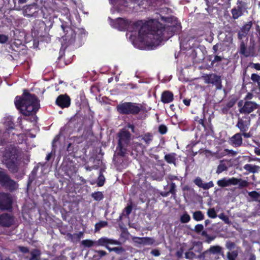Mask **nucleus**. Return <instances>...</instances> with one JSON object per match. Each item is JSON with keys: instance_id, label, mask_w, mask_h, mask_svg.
Instances as JSON below:
<instances>
[{"instance_id": "nucleus-54", "label": "nucleus", "mask_w": 260, "mask_h": 260, "mask_svg": "<svg viewBox=\"0 0 260 260\" xmlns=\"http://www.w3.org/2000/svg\"><path fill=\"white\" fill-rule=\"evenodd\" d=\"M151 253L155 256H158L160 255L159 251L156 249L152 250Z\"/></svg>"}, {"instance_id": "nucleus-11", "label": "nucleus", "mask_w": 260, "mask_h": 260, "mask_svg": "<svg viewBox=\"0 0 260 260\" xmlns=\"http://www.w3.org/2000/svg\"><path fill=\"white\" fill-rule=\"evenodd\" d=\"M14 223L13 217L8 214H3L0 215V225L3 226H10Z\"/></svg>"}, {"instance_id": "nucleus-58", "label": "nucleus", "mask_w": 260, "mask_h": 260, "mask_svg": "<svg viewBox=\"0 0 260 260\" xmlns=\"http://www.w3.org/2000/svg\"><path fill=\"white\" fill-rule=\"evenodd\" d=\"M254 153L257 155H260V149L258 148H257L256 147L255 149H254Z\"/></svg>"}, {"instance_id": "nucleus-47", "label": "nucleus", "mask_w": 260, "mask_h": 260, "mask_svg": "<svg viewBox=\"0 0 260 260\" xmlns=\"http://www.w3.org/2000/svg\"><path fill=\"white\" fill-rule=\"evenodd\" d=\"M8 37L5 35H0V43L4 44L7 42Z\"/></svg>"}, {"instance_id": "nucleus-41", "label": "nucleus", "mask_w": 260, "mask_h": 260, "mask_svg": "<svg viewBox=\"0 0 260 260\" xmlns=\"http://www.w3.org/2000/svg\"><path fill=\"white\" fill-rule=\"evenodd\" d=\"M142 139L147 143L149 144L152 140V136L149 134L145 135Z\"/></svg>"}, {"instance_id": "nucleus-14", "label": "nucleus", "mask_w": 260, "mask_h": 260, "mask_svg": "<svg viewBox=\"0 0 260 260\" xmlns=\"http://www.w3.org/2000/svg\"><path fill=\"white\" fill-rule=\"evenodd\" d=\"M56 103L61 108H67L70 105V99L66 95H60L57 98Z\"/></svg>"}, {"instance_id": "nucleus-12", "label": "nucleus", "mask_w": 260, "mask_h": 260, "mask_svg": "<svg viewBox=\"0 0 260 260\" xmlns=\"http://www.w3.org/2000/svg\"><path fill=\"white\" fill-rule=\"evenodd\" d=\"M229 185H239V188L246 187L249 185V182L245 180H243L241 178H236L232 177L228 178Z\"/></svg>"}, {"instance_id": "nucleus-50", "label": "nucleus", "mask_w": 260, "mask_h": 260, "mask_svg": "<svg viewBox=\"0 0 260 260\" xmlns=\"http://www.w3.org/2000/svg\"><path fill=\"white\" fill-rule=\"evenodd\" d=\"M107 226V222L106 221H100L95 224V228H102Z\"/></svg>"}, {"instance_id": "nucleus-31", "label": "nucleus", "mask_w": 260, "mask_h": 260, "mask_svg": "<svg viewBox=\"0 0 260 260\" xmlns=\"http://www.w3.org/2000/svg\"><path fill=\"white\" fill-rule=\"evenodd\" d=\"M232 13L233 18L234 19H237L242 15L241 8L239 7H238L237 8H234L232 10Z\"/></svg>"}, {"instance_id": "nucleus-35", "label": "nucleus", "mask_w": 260, "mask_h": 260, "mask_svg": "<svg viewBox=\"0 0 260 260\" xmlns=\"http://www.w3.org/2000/svg\"><path fill=\"white\" fill-rule=\"evenodd\" d=\"M92 197L96 201H101L103 198V194L102 192L98 191L92 193Z\"/></svg>"}, {"instance_id": "nucleus-10", "label": "nucleus", "mask_w": 260, "mask_h": 260, "mask_svg": "<svg viewBox=\"0 0 260 260\" xmlns=\"http://www.w3.org/2000/svg\"><path fill=\"white\" fill-rule=\"evenodd\" d=\"M108 244L119 245L121 243L117 240L109 239L106 237H102L96 241V246H105L106 247Z\"/></svg>"}, {"instance_id": "nucleus-40", "label": "nucleus", "mask_w": 260, "mask_h": 260, "mask_svg": "<svg viewBox=\"0 0 260 260\" xmlns=\"http://www.w3.org/2000/svg\"><path fill=\"white\" fill-rule=\"evenodd\" d=\"M123 230L121 233V237L124 239H127L129 238L130 235L126 230V229H122Z\"/></svg>"}, {"instance_id": "nucleus-27", "label": "nucleus", "mask_w": 260, "mask_h": 260, "mask_svg": "<svg viewBox=\"0 0 260 260\" xmlns=\"http://www.w3.org/2000/svg\"><path fill=\"white\" fill-rule=\"evenodd\" d=\"M81 243L84 247L89 248L94 246H96V241H92L91 240H84L81 241Z\"/></svg>"}, {"instance_id": "nucleus-7", "label": "nucleus", "mask_w": 260, "mask_h": 260, "mask_svg": "<svg viewBox=\"0 0 260 260\" xmlns=\"http://www.w3.org/2000/svg\"><path fill=\"white\" fill-rule=\"evenodd\" d=\"M13 199L11 194L0 193V209L1 210H10L12 208Z\"/></svg>"}, {"instance_id": "nucleus-16", "label": "nucleus", "mask_w": 260, "mask_h": 260, "mask_svg": "<svg viewBox=\"0 0 260 260\" xmlns=\"http://www.w3.org/2000/svg\"><path fill=\"white\" fill-rule=\"evenodd\" d=\"M230 141L231 144L235 147L241 146L243 142L241 134L240 133L236 134L231 138Z\"/></svg>"}, {"instance_id": "nucleus-23", "label": "nucleus", "mask_w": 260, "mask_h": 260, "mask_svg": "<svg viewBox=\"0 0 260 260\" xmlns=\"http://www.w3.org/2000/svg\"><path fill=\"white\" fill-rule=\"evenodd\" d=\"M222 247L219 245L212 246L207 250L205 251L204 253L210 252L213 254H221L222 256L224 255L223 252L222 251Z\"/></svg>"}, {"instance_id": "nucleus-56", "label": "nucleus", "mask_w": 260, "mask_h": 260, "mask_svg": "<svg viewBox=\"0 0 260 260\" xmlns=\"http://www.w3.org/2000/svg\"><path fill=\"white\" fill-rule=\"evenodd\" d=\"M175 183H172L171 184L170 192L172 193H175Z\"/></svg>"}, {"instance_id": "nucleus-36", "label": "nucleus", "mask_w": 260, "mask_h": 260, "mask_svg": "<svg viewBox=\"0 0 260 260\" xmlns=\"http://www.w3.org/2000/svg\"><path fill=\"white\" fill-rule=\"evenodd\" d=\"M193 218L198 221H200L203 219L204 215L201 211H196L193 213Z\"/></svg>"}, {"instance_id": "nucleus-26", "label": "nucleus", "mask_w": 260, "mask_h": 260, "mask_svg": "<svg viewBox=\"0 0 260 260\" xmlns=\"http://www.w3.org/2000/svg\"><path fill=\"white\" fill-rule=\"evenodd\" d=\"M31 256L29 260H40L41 251L38 249H33L30 253Z\"/></svg>"}, {"instance_id": "nucleus-9", "label": "nucleus", "mask_w": 260, "mask_h": 260, "mask_svg": "<svg viewBox=\"0 0 260 260\" xmlns=\"http://www.w3.org/2000/svg\"><path fill=\"white\" fill-rule=\"evenodd\" d=\"M204 80L206 83H211L214 85L217 89H221L222 88L221 80L220 76L214 74H211L205 76Z\"/></svg>"}, {"instance_id": "nucleus-6", "label": "nucleus", "mask_w": 260, "mask_h": 260, "mask_svg": "<svg viewBox=\"0 0 260 260\" xmlns=\"http://www.w3.org/2000/svg\"><path fill=\"white\" fill-rule=\"evenodd\" d=\"M0 184L10 190L16 189L17 184L11 179L4 170L0 168Z\"/></svg>"}, {"instance_id": "nucleus-8", "label": "nucleus", "mask_w": 260, "mask_h": 260, "mask_svg": "<svg viewBox=\"0 0 260 260\" xmlns=\"http://www.w3.org/2000/svg\"><path fill=\"white\" fill-rule=\"evenodd\" d=\"M240 107L239 112L243 114H249L257 109V105L253 102H246L243 105V102L240 101L238 104Z\"/></svg>"}, {"instance_id": "nucleus-15", "label": "nucleus", "mask_w": 260, "mask_h": 260, "mask_svg": "<svg viewBox=\"0 0 260 260\" xmlns=\"http://www.w3.org/2000/svg\"><path fill=\"white\" fill-rule=\"evenodd\" d=\"M194 183L198 187L202 188L204 189H208L214 186V184L212 181L208 183H203L202 179L200 177H197L194 180Z\"/></svg>"}, {"instance_id": "nucleus-45", "label": "nucleus", "mask_w": 260, "mask_h": 260, "mask_svg": "<svg viewBox=\"0 0 260 260\" xmlns=\"http://www.w3.org/2000/svg\"><path fill=\"white\" fill-rule=\"evenodd\" d=\"M158 131L160 134H165L167 132V128L165 125H161L159 126Z\"/></svg>"}, {"instance_id": "nucleus-29", "label": "nucleus", "mask_w": 260, "mask_h": 260, "mask_svg": "<svg viewBox=\"0 0 260 260\" xmlns=\"http://www.w3.org/2000/svg\"><path fill=\"white\" fill-rule=\"evenodd\" d=\"M217 184L221 187H225L229 186V182L228 178H223L220 180H219L217 182Z\"/></svg>"}, {"instance_id": "nucleus-38", "label": "nucleus", "mask_w": 260, "mask_h": 260, "mask_svg": "<svg viewBox=\"0 0 260 260\" xmlns=\"http://www.w3.org/2000/svg\"><path fill=\"white\" fill-rule=\"evenodd\" d=\"M190 219L189 215L187 213H184L181 216L180 221L182 223H186L189 221Z\"/></svg>"}, {"instance_id": "nucleus-21", "label": "nucleus", "mask_w": 260, "mask_h": 260, "mask_svg": "<svg viewBox=\"0 0 260 260\" xmlns=\"http://www.w3.org/2000/svg\"><path fill=\"white\" fill-rule=\"evenodd\" d=\"M173 100V94L169 91H164L161 95V101L164 103H169Z\"/></svg>"}, {"instance_id": "nucleus-20", "label": "nucleus", "mask_w": 260, "mask_h": 260, "mask_svg": "<svg viewBox=\"0 0 260 260\" xmlns=\"http://www.w3.org/2000/svg\"><path fill=\"white\" fill-rule=\"evenodd\" d=\"M83 236V232H80L78 233H75L72 234L68 233L67 234V238L68 240H71L73 242H77L80 241L81 237Z\"/></svg>"}, {"instance_id": "nucleus-19", "label": "nucleus", "mask_w": 260, "mask_h": 260, "mask_svg": "<svg viewBox=\"0 0 260 260\" xmlns=\"http://www.w3.org/2000/svg\"><path fill=\"white\" fill-rule=\"evenodd\" d=\"M243 169L249 173H256L259 171L260 167L257 165L247 164L243 167Z\"/></svg>"}, {"instance_id": "nucleus-30", "label": "nucleus", "mask_w": 260, "mask_h": 260, "mask_svg": "<svg viewBox=\"0 0 260 260\" xmlns=\"http://www.w3.org/2000/svg\"><path fill=\"white\" fill-rule=\"evenodd\" d=\"M248 195L253 201L260 202V194L256 191H252L248 192Z\"/></svg>"}, {"instance_id": "nucleus-46", "label": "nucleus", "mask_w": 260, "mask_h": 260, "mask_svg": "<svg viewBox=\"0 0 260 260\" xmlns=\"http://www.w3.org/2000/svg\"><path fill=\"white\" fill-rule=\"evenodd\" d=\"M218 217L220 219H222L223 221H224L225 223H229V219L228 217L225 215L223 213H221L218 215Z\"/></svg>"}, {"instance_id": "nucleus-28", "label": "nucleus", "mask_w": 260, "mask_h": 260, "mask_svg": "<svg viewBox=\"0 0 260 260\" xmlns=\"http://www.w3.org/2000/svg\"><path fill=\"white\" fill-rule=\"evenodd\" d=\"M238 255V251L237 250L229 251L227 252L226 257L228 260H236Z\"/></svg>"}, {"instance_id": "nucleus-39", "label": "nucleus", "mask_w": 260, "mask_h": 260, "mask_svg": "<svg viewBox=\"0 0 260 260\" xmlns=\"http://www.w3.org/2000/svg\"><path fill=\"white\" fill-rule=\"evenodd\" d=\"M225 247L229 250H232L235 248L236 244L231 241H228L226 242Z\"/></svg>"}, {"instance_id": "nucleus-32", "label": "nucleus", "mask_w": 260, "mask_h": 260, "mask_svg": "<svg viewBox=\"0 0 260 260\" xmlns=\"http://www.w3.org/2000/svg\"><path fill=\"white\" fill-rule=\"evenodd\" d=\"M165 160L170 164H174L175 162V153H170L167 154L165 156Z\"/></svg>"}, {"instance_id": "nucleus-53", "label": "nucleus", "mask_w": 260, "mask_h": 260, "mask_svg": "<svg viewBox=\"0 0 260 260\" xmlns=\"http://www.w3.org/2000/svg\"><path fill=\"white\" fill-rule=\"evenodd\" d=\"M245 50H246V47L245 46V45L244 44H242L241 45V51H240V52L242 54H245Z\"/></svg>"}, {"instance_id": "nucleus-44", "label": "nucleus", "mask_w": 260, "mask_h": 260, "mask_svg": "<svg viewBox=\"0 0 260 260\" xmlns=\"http://www.w3.org/2000/svg\"><path fill=\"white\" fill-rule=\"evenodd\" d=\"M221 237L228 238H231L235 236V234L233 232H226L225 234H221L220 235Z\"/></svg>"}, {"instance_id": "nucleus-52", "label": "nucleus", "mask_w": 260, "mask_h": 260, "mask_svg": "<svg viewBox=\"0 0 260 260\" xmlns=\"http://www.w3.org/2000/svg\"><path fill=\"white\" fill-rule=\"evenodd\" d=\"M251 79L253 81L258 82V81H259L260 80V76L257 75H256V74H253L251 75Z\"/></svg>"}, {"instance_id": "nucleus-13", "label": "nucleus", "mask_w": 260, "mask_h": 260, "mask_svg": "<svg viewBox=\"0 0 260 260\" xmlns=\"http://www.w3.org/2000/svg\"><path fill=\"white\" fill-rule=\"evenodd\" d=\"M113 27L122 30L126 29L128 26V21L122 18H118L113 21L112 24Z\"/></svg>"}, {"instance_id": "nucleus-57", "label": "nucleus", "mask_w": 260, "mask_h": 260, "mask_svg": "<svg viewBox=\"0 0 260 260\" xmlns=\"http://www.w3.org/2000/svg\"><path fill=\"white\" fill-rule=\"evenodd\" d=\"M61 27H62L63 30L64 31V32H66V31L68 32L69 30H71V29L70 27H67V26H64L63 25H61Z\"/></svg>"}, {"instance_id": "nucleus-4", "label": "nucleus", "mask_w": 260, "mask_h": 260, "mask_svg": "<svg viewBox=\"0 0 260 260\" xmlns=\"http://www.w3.org/2000/svg\"><path fill=\"white\" fill-rule=\"evenodd\" d=\"M16 149L12 148L11 151L6 150V153L4 155V161H5V164L7 167L13 172L17 171V166L15 163L16 160Z\"/></svg>"}, {"instance_id": "nucleus-2", "label": "nucleus", "mask_w": 260, "mask_h": 260, "mask_svg": "<svg viewBox=\"0 0 260 260\" xmlns=\"http://www.w3.org/2000/svg\"><path fill=\"white\" fill-rule=\"evenodd\" d=\"M15 105L20 112L25 116L32 115V121L37 120L34 115L40 108L39 101L37 97L27 92H24L21 97L16 96Z\"/></svg>"}, {"instance_id": "nucleus-43", "label": "nucleus", "mask_w": 260, "mask_h": 260, "mask_svg": "<svg viewBox=\"0 0 260 260\" xmlns=\"http://www.w3.org/2000/svg\"><path fill=\"white\" fill-rule=\"evenodd\" d=\"M105 181V177L103 175H100L98 178V185L99 186H102L104 185Z\"/></svg>"}, {"instance_id": "nucleus-34", "label": "nucleus", "mask_w": 260, "mask_h": 260, "mask_svg": "<svg viewBox=\"0 0 260 260\" xmlns=\"http://www.w3.org/2000/svg\"><path fill=\"white\" fill-rule=\"evenodd\" d=\"M132 208H133L132 205H128L124 208V210L123 211L122 215L128 217L132 211Z\"/></svg>"}, {"instance_id": "nucleus-37", "label": "nucleus", "mask_w": 260, "mask_h": 260, "mask_svg": "<svg viewBox=\"0 0 260 260\" xmlns=\"http://www.w3.org/2000/svg\"><path fill=\"white\" fill-rule=\"evenodd\" d=\"M207 214L210 218H215L217 216L216 213L214 208H210L207 211Z\"/></svg>"}, {"instance_id": "nucleus-51", "label": "nucleus", "mask_w": 260, "mask_h": 260, "mask_svg": "<svg viewBox=\"0 0 260 260\" xmlns=\"http://www.w3.org/2000/svg\"><path fill=\"white\" fill-rule=\"evenodd\" d=\"M19 250L23 253H28L29 252V249L26 247L24 246H19Z\"/></svg>"}, {"instance_id": "nucleus-63", "label": "nucleus", "mask_w": 260, "mask_h": 260, "mask_svg": "<svg viewBox=\"0 0 260 260\" xmlns=\"http://www.w3.org/2000/svg\"><path fill=\"white\" fill-rule=\"evenodd\" d=\"M106 248L109 250L110 252L113 251L114 247L111 248L108 246H106Z\"/></svg>"}, {"instance_id": "nucleus-60", "label": "nucleus", "mask_w": 260, "mask_h": 260, "mask_svg": "<svg viewBox=\"0 0 260 260\" xmlns=\"http://www.w3.org/2000/svg\"><path fill=\"white\" fill-rule=\"evenodd\" d=\"M243 136L245 138H250L251 137V135L250 133H246L245 132H243Z\"/></svg>"}, {"instance_id": "nucleus-33", "label": "nucleus", "mask_w": 260, "mask_h": 260, "mask_svg": "<svg viewBox=\"0 0 260 260\" xmlns=\"http://www.w3.org/2000/svg\"><path fill=\"white\" fill-rule=\"evenodd\" d=\"M228 169L226 165L221 161L218 166L216 173L218 174H220L222 172L226 171Z\"/></svg>"}, {"instance_id": "nucleus-25", "label": "nucleus", "mask_w": 260, "mask_h": 260, "mask_svg": "<svg viewBox=\"0 0 260 260\" xmlns=\"http://www.w3.org/2000/svg\"><path fill=\"white\" fill-rule=\"evenodd\" d=\"M3 122L4 125L7 129H13L14 128V123L12 121V118L10 116H7L4 118Z\"/></svg>"}, {"instance_id": "nucleus-42", "label": "nucleus", "mask_w": 260, "mask_h": 260, "mask_svg": "<svg viewBox=\"0 0 260 260\" xmlns=\"http://www.w3.org/2000/svg\"><path fill=\"white\" fill-rule=\"evenodd\" d=\"M196 257V254L192 251L186 252L185 254V257L187 259H192Z\"/></svg>"}, {"instance_id": "nucleus-62", "label": "nucleus", "mask_w": 260, "mask_h": 260, "mask_svg": "<svg viewBox=\"0 0 260 260\" xmlns=\"http://www.w3.org/2000/svg\"><path fill=\"white\" fill-rule=\"evenodd\" d=\"M27 2V0H19L18 3L20 4H23Z\"/></svg>"}, {"instance_id": "nucleus-1", "label": "nucleus", "mask_w": 260, "mask_h": 260, "mask_svg": "<svg viewBox=\"0 0 260 260\" xmlns=\"http://www.w3.org/2000/svg\"><path fill=\"white\" fill-rule=\"evenodd\" d=\"M132 32L127 34L133 45L141 49L146 47L158 46L161 41L167 40L173 35L174 27H163L156 20H150L143 23L142 21L133 24Z\"/></svg>"}, {"instance_id": "nucleus-48", "label": "nucleus", "mask_w": 260, "mask_h": 260, "mask_svg": "<svg viewBox=\"0 0 260 260\" xmlns=\"http://www.w3.org/2000/svg\"><path fill=\"white\" fill-rule=\"evenodd\" d=\"M113 251L117 254H121L124 251V249L122 247H114Z\"/></svg>"}, {"instance_id": "nucleus-5", "label": "nucleus", "mask_w": 260, "mask_h": 260, "mask_svg": "<svg viewBox=\"0 0 260 260\" xmlns=\"http://www.w3.org/2000/svg\"><path fill=\"white\" fill-rule=\"evenodd\" d=\"M131 139V134L127 131H122L119 134L118 154L123 156L126 153V147L127 146Z\"/></svg>"}, {"instance_id": "nucleus-61", "label": "nucleus", "mask_w": 260, "mask_h": 260, "mask_svg": "<svg viewBox=\"0 0 260 260\" xmlns=\"http://www.w3.org/2000/svg\"><path fill=\"white\" fill-rule=\"evenodd\" d=\"M183 103L186 105V106H188L190 104V101L189 100H183Z\"/></svg>"}, {"instance_id": "nucleus-59", "label": "nucleus", "mask_w": 260, "mask_h": 260, "mask_svg": "<svg viewBox=\"0 0 260 260\" xmlns=\"http://www.w3.org/2000/svg\"><path fill=\"white\" fill-rule=\"evenodd\" d=\"M221 60V57L219 56H215L214 61H220Z\"/></svg>"}, {"instance_id": "nucleus-49", "label": "nucleus", "mask_w": 260, "mask_h": 260, "mask_svg": "<svg viewBox=\"0 0 260 260\" xmlns=\"http://www.w3.org/2000/svg\"><path fill=\"white\" fill-rule=\"evenodd\" d=\"M95 252L100 257H103L107 254V252L104 250H95Z\"/></svg>"}, {"instance_id": "nucleus-64", "label": "nucleus", "mask_w": 260, "mask_h": 260, "mask_svg": "<svg viewBox=\"0 0 260 260\" xmlns=\"http://www.w3.org/2000/svg\"><path fill=\"white\" fill-rule=\"evenodd\" d=\"M176 254L179 257H180L182 256V252L177 251Z\"/></svg>"}, {"instance_id": "nucleus-18", "label": "nucleus", "mask_w": 260, "mask_h": 260, "mask_svg": "<svg viewBox=\"0 0 260 260\" xmlns=\"http://www.w3.org/2000/svg\"><path fill=\"white\" fill-rule=\"evenodd\" d=\"M132 239L136 242L139 244L143 245H151L154 242L153 239L150 238H138L134 237Z\"/></svg>"}, {"instance_id": "nucleus-3", "label": "nucleus", "mask_w": 260, "mask_h": 260, "mask_svg": "<svg viewBox=\"0 0 260 260\" xmlns=\"http://www.w3.org/2000/svg\"><path fill=\"white\" fill-rule=\"evenodd\" d=\"M142 106L135 103L125 102L117 106V111L123 114H137L142 109Z\"/></svg>"}, {"instance_id": "nucleus-17", "label": "nucleus", "mask_w": 260, "mask_h": 260, "mask_svg": "<svg viewBox=\"0 0 260 260\" xmlns=\"http://www.w3.org/2000/svg\"><path fill=\"white\" fill-rule=\"evenodd\" d=\"M250 125V120L244 121L242 119H239L238 122L236 125L241 132H245L249 128Z\"/></svg>"}, {"instance_id": "nucleus-24", "label": "nucleus", "mask_w": 260, "mask_h": 260, "mask_svg": "<svg viewBox=\"0 0 260 260\" xmlns=\"http://www.w3.org/2000/svg\"><path fill=\"white\" fill-rule=\"evenodd\" d=\"M203 229H194V231L198 234H201L202 236H205L206 238L205 241L208 243H209L211 241L214 240L215 236H209L205 231H203Z\"/></svg>"}, {"instance_id": "nucleus-55", "label": "nucleus", "mask_w": 260, "mask_h": 260, "mask_svg": "<svg viewBox=\"0 0 260 260\" xmlns=\"http://www.w3.org/2000/svg\"><path fill=\"white\" fill-rule=\"evenodd\" d=\"M248 256V260H256V257L253 253H250Z\"/></svg>"}, {"instance_id": "nucleus-22", "label": "nucleus", "mask_w": 260, "mask_h": 260, "mask_svg": "<svg viewBox=\"0 0 260 260\" xmlns=\"http://www.w3.org/2000/svg\"><path fill=\"white\" fill-rule=\"evenodd\" d=\"M251 26L252 22L251 21L245 24L241 28V30L238 34L239 38L241 39L242 37L246 35L251 27Z\"/></svg>"}]
</instances>
